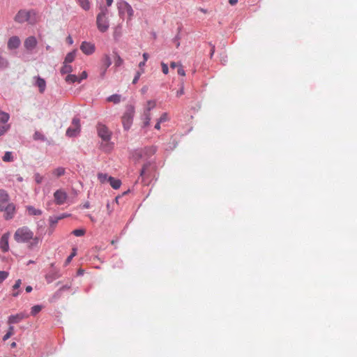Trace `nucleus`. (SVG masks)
I'll use <instances>...</instances> for the list:
<instances>
[{"mask_svg":"<svg viewBox=\"0 0 357 357\" xmlns=\"http://www.w3.org/2000/svg\"><path fill=\"white\" fill-rule=\"evenodd\" d=\"M14 239L19 243H29V248L37 246L39 243L38 237L36 236L33 232L26 226L20 227L15 231Z\"/></svg>","mask_w":357,"mask_h":357,"instance_id":"1","label":"nucleus"},{"mask_svg":"<svg viewBox=\"0 0 357 357\" xmlns=\"http://www.w3.org/2000/svg\"><path fill=\"white\" fill-rule=\"evenodd\" d=\"M14 20L20 24L28 22L31 24H33L38 22V17L36 12L33 10H20L15 16Z\"/></svg>","mask_w":357,"mask_h":357,"instance_id":"2","label":"nucleus"},{"mask_svg":"<svg viewBox=\"0 0 357 357\" xmlns=\"http://www.w3.org/2000/svg\"><path fill=\"white\" fill-rule=\"evenodd\" d=\"M108 10L105 8H101V11L97 15L96 25L98 29L102 32H106L109 27V22L107 17Z\"/></svg>","mask_w":357,"mask_h":357,"instance_id":"3","label":"nucleus"},{"mask_svg":"<svg viewBox=\"0 0 357 357\" xmlns=\"http://www.w3.org/2000/svg\"><path fill=\"white\" fill-rule=\"evenodd\" d=\"M135 114V107L132 105H128L126 107V111L122 116V123L126 130H128L132 123V119Z\"/></svg>","mask_w":357,"mask_h":357,"instance_id":"4","label":"nucleus"},{"mask_svg":"<svg viewBox=\"0 0 357 357\" xmlns=\"http://www.w3.org/2000/svg\"><path fill=\"white\" fill-rule=\"evenodd\" d=\"M156 151L157 148L155 146H146L144 149L136 150L134 153V157L137 159L149 158L154 155Z\"/></svg>","mask_w":357,"mask_h":357,"instance_id":"5","label":"nucleus"},{"mask_svg":"<svg viewBox=\"0 0 357 357\" xmlns=\"http://www.w3.org/2000/svg\"><path fill=\"white\" fill-rule=\"evenodd\" d=\"M80 130V123L79 119L77 118H74L72 121V126L68 128L66 130V135L68 137H74L76 136L77 134L79 132Z\"/></svg>","mask_w":357,"mask_h":357,"instance_id":"6","label":"nucleus"},{"mask_svg":"<svg viewBox=\"0 0 357 357\" xmlns=\"http://www.w3.org/2000/svg\"><path fill=\"white\" fill-rule=\"evenodd\" d=\"M38 41L35 36H29L24 41V48L29 52H31L37 46Z\"/></svg>","mask_w":357,"mask_h":357,"instance_id":"7","label":"nucleus"},{"mask_svg":"<svg viewBox=\"0 0 357 357\" xmlns=\"http://www.w3.org/2000/svg\"><path fill=\"white\" fill-rule=\"evenodd\" d=\"M98 136L104 141H109L110 139L111 133L105 125L99 124L98 126Z\"/></svg>","mask_w":357,"mask_h":357,"instance_id":"8","label":"nucleus"},{"mask_svg":"<svg viewBox=\"0 0 357 357\" xmlns=\"http://www.w3.org/2000/svg\"><path fill=\"white\" fill-rule=\"evenodd\" d=\"M95 49L94 44L86 41L82 42L80 45V50L86 55L92 54L95 52Z\"/></svg>","mask_w":357,"mask_h":357,"instance_id":"9","label":"nucleus"},{"mask_svg":"<svg viewBox=\"0 0 357 357\" xmlns=\"http://www.w3.org/2000/svg\"><path fill=\"white\" fill-rule=\"evenodd\" d=\"M3 211L5 212L4 217L6 220L12 219L15 213V206L13 203L8 204Z\"/></svg>","mask_w":357,"mask_h":357,"instance_id":"10","label":"nucleus"},{"mask_svg":"<svg viewBox=\"0 0 357 357\" xmlns=\"http://www.w3.org/2000/svg\"><path fill=\"white\" fill-rule=\"evenodd\" d=\"M54 197L56 204L61 205L66 201L67 194L61 190H58L54 193Z\"/></svg>","mask_w":357,"mask_h":357,"instance_id":"11","label":"nucleus"},{"mask_svg":"<svg viewBox=\"0 0 357 357\" xmlns=\"http://www.w3.org/2000/svg\"><path fill=\"white\" fill-rule=\"evenodd\" d=\"M28 317V315L24 312H20L16 314L10 315L8 319V323L9 324H17L22 319Z\"/></svg>","mask_w":357,"mask_h":357,"instance_id":"12","label":"nucleus"},{"mask_svg":"<svg viewBox=\"0 0 357 357\" xmlns=\"http://www.w3.org/2000/svg\"><path fill=\"white\" fill-rule=\"evenodd\" d=\"M21 41L18 36H14L10 37L7 43L8 49L10 50H15L20 45Z\"/></svg>","mask_w":357,"mask_h":357,"instance_id":"13","label":"nucleus"},{"mask_svg":"<svg viewBox=\"0 0 357 357\" xmlns=\"http://www.w3.org/2000/svg\"><path fill=\"white\" fill-rule=\"evenodd\" d=\"M9 203V195L8 192L1 189L0 190V211H3V208Z\"/></svg>","mask_w":357,"mask_h":357,"instance_id":"14","label":"nucleus"},{"mask_svg":"<svg viewBox=\"0 0 357 357\" xmlns=\"http://www.w3.org/2000/svg\"><path fill=\"white\" fill-rule=\"evenodd\" d=\"M9 233L4 234L1 239H0V248L2 252H6L8 251L9 250V244H8V239H9Z\"/></svg>","mask_w":357,"mask_h":357,"instance_id":"15","label":"nucleus"},{"mask_svg":"<svg viewBox=\"0 0 357 357\" xmlns=\"http://www.w3.org/2000/svg\"><path fill=\"white\" fill-rule=\"evenodd\" d=\"M36 85L39 88V91L40 93H43L46 88V82L44 79L40 77H36Z\"/></svg>","mask_w":357,"mask_h":357,"instance_id":"16","label":"nucleus"},{"mask_svg":"<svg viewBox=\"0 0 357 357\" xmlns=\"http://www.w3.org/2000/svg\"><path fill=\"white\" fill-rule=\"evenodd\" d=\"M108 182L114 189H119L121 187V181L119 179H116L112 176L108 178Z\"/></svg>","mask_w":357,"mask_h":357,"instance_id":"17","label":"nucleus"},{"mask_svg":"<svg viewBox=\"0 0 357 357\" xmlns=\"http://www.w3.org/2000/svg\"><path fill=\"white\" fill-rule=\"evenodd\" d=\"M77 4L84 10H89L91 8L89 0H76Z\"/></svg>","mask_w":357,"mask_h":357,"instance_id":"18","label":"nucleus"},{"mask_svg":"<svg viewBox=\"0 0 357 357\" xmlns=\"http://www.w3.org/2000/svg\"><path fill=\"white\" fill-rule=\"evenodd\" d=\"M73 71V67L70 65V63H67L63 62V66L60 70V72L62 75L68 74Z\"/></svg>","mask_w":357,"mask_h":357,"instance_id":"19","label":"nucleus"},{"mask_svg":"<svg viewBox=\"0 0 357 357\" xmlns=\"http://www.w3.org/2000/svg\"><path fill=\"white\" fill-rule=\"evenodd\" d=\"M75 56H76V50H73L67 54L63 62L67 63H70L75 60Z\"/></svg>","mask_w":357,"mask_h":357,"instance_id":"20","label":"nucleus"},{"mask_svg":"<svg viewBox=\"0 0 357 357\" xmlns=\"http://www.w3.org/2000/svg\"><path fill=\"white\" fill-rule=\"evenodd\" d=\"M65 81L68 84H72L75 82H80V79H78V77L75 75L69 74L66 78Z\"/></svg>","mask_w":357,"mask_h":357,"instance_id":"21","label":"nucleus"},{"mask_svg":"<svg viewBox=\"0 0 357 357\" xmlns=\"http://www.w3.org/2000/svg\"><path fill=\"white\" fill-rule=\"evenodd\" d=\"M9 66V62L6 58L3 57L0 50V69L6 68Z\"/></svg>","mask_w":357,"mask_h":357,"instance_id":"22","label":"nucleus"},{"mask_svg":"<svg viewBox=\"0 0 357 357\" xmlns=\"http://www.w3.org/2000/svg\"><path fill=\"white\" fill-rule=\"evenodd\" d=\"M28 213L31 215H40L42 213V211L39 209H36L33 206H28L26 208Z\"/></svg>","mask_w":357,"mask_h":357,"instance_id":"23","label":"nucleus"},{"mask_svg":"<svg viewBox=\"0 0 357 357\" xmlns=\"http://www.w3.org/2000/svg\"><path fill=\"white\" fill-rule=\"evenodd\" d=\"M124 10H126V12L128 14V20H130L132 17L133 16V13H134L132 7L128 3H124Z\"/></svg>","mask_w":357,"mask_h":357,"instance_id":"24","label":"nucleus"},{"mask_svg":"<svg viewBox=\"0 0 357 357\" xmlns=\"http://www.w3.org/2000/svg\"><path fill=\"white\" fill-rule=\"evenodd\" d=\"M109 176L107 174L98 173V179L101 183H105L108 182V178Z\"/></svg>","mask_w":357,"mask_h":357,"instance_id":"25","label":"nucleus"},{"mask_svg":"<svg viewBox=\"0 0 357 357\" xmlns=\"http://www.w3.org/2000/svg\"><path fill=\"white\" fill-rule=\"evenodd\" d=\"M65 174V169L63 167H58L52 171V174L56 177H59Z\"/></svg>","mask_w":357,"mask_h":357,"instance_id":"26","label":"nucleus"},{"mask_svg":"<svg viewBox=\"0 0 357 357\" xmlns=\"http://www.w3.org/2000/svg\"><path fill=\"white\" fill-rule=\"evenodd\" d=\"M149 167H150L149 164L144 165L141 170L140 176L142 177L149 176Z\"/></svg>","mask_w":357,"mask_h":357,"instance_id":"27","label":"nucleus"},{"mask_svg":"<svg viewBox=\"0 0 357 357\" xmlns=\"http://www.w3.org/2000/svg\"><path fill=\"white\" fill-rule=\"evenodd\" d=\"M121 100V96L118 94H114L107 98L108 102H112L114 103H119Z\"/></svg>","mask_w":357,"mask_h":357,"instance_id":"28","label":"nucleus"},{"mask_svg":"<svg viewBox=\"0 0 357 357\" xmlns=\"http://www.w3.org/2000/svg\"><path fill=\"white\" fill-rule=\"evenodd\" d=\"M102 64L105 67V70H106L112 64L111 59L108 55H105L102 58Z\"/></svg>","mask_w":357,"mask_h":357,"instance_id":"29","label":"nucleus"},{"mask_svg":"<svg viewBox=\"0 0 357 357\" xmlns=\"http://www.w3.org/2000/svg\"><path fill=\"white\" fill-rule=\"evenodd\" d=\"M150 121H151L150 113L144 112L143 127L149 126L150 124Z\"/></svg>","mask_w":357,"mask_h":357,"instance_id":"30","label":"nucleus"},{"mask_svg":"<svg viewBox=\"0 0 357 357\" xmlns=\"http://www.w3.org/2000/svg\"><path fill=\"white\" fill-rule=\"evenodd\" d=\"M14 334V327L10 326L9 328H8V332L4 335V336L3 337V341H6L7 340H8Z\"/></svg>","mask_w":357,"mask_h":357,"instance_id":"31","label":"nucleus"},{"mask_svg":"<svg viewBox=\"0 0 357 357\" xmlns=\"http://www.w3.org/2000/svg\"><path fill=\"white\" fill-rule=\"evenodd\" d=\"M155 102L154 100H149L147 101L146 107L144 112L150 113L151 109L155 107Z\"/></svg>","mask_w":357,"mask_h":357,"instance_id":"32","label":"nucleus"},{"mask_svg":"<svg viewBox=\"0 0 357 357\" xmlns=\"http://www.w3.org/2000/svg\"><path fill=\"white\" fill-rule=\"evenodd\" d=\"M67 216L68 215H63L61 216L51 217L50 218V222L51 225H55L58 222L59 220H60Z\"/></svg>","mask_w":357,"mask_h":357,"instance_id":"33","label":"nucleus"},{"mask_svg":"<svg viewBox=\"0 0 357 357\" xmlns=\"http://www.w3.org/2000/svg\"><path fill=\"white\" fill-rule=\"evenodd\" d=\"M10 116L8 113L0 111V122L6 123L9 120Z\"/></svg>","mask_w":357,"mask_h":357,"instance_id":"34","label":"nucleus"},{"mask_svg":"<svg viewBox=\"0 0 357 357\" xmlns=\"http://www.w3.org/2000/svg\"><path fill=\"white\" fill-rule=\"evenodd\" d=\"M41 310H42V307L40 305H34L31 307V315L35 316L38 312H40Z\"/></svg>","mask_w":357,"mask_h":357,"instance_id":"35","label":"nucleus"},{"mask_svg":"<svg viewBox=\"0 0 357 357\" xmlns=\"http://www.w3.org/2000/svg\"><path fill=\"white\" fill-rule=\"evenodd\" d=\"M3 160L4 162L13 161V157L12 153L10 152V151L6 152L4 155H3Z\"/></svg>","mask_w":357,"mask_h":357,"instance_id":"36","label":"nucleus"},{"mask_svg":"<svg viewBox=\"0 0 357 357\" xmlns=\"http://www.w3.org/2000/svg\"><path fill=\"white\" fill-rule=\"evenodd\" d=\"M86 230L84 229H75L72 231V234L75 236H82L85 234Z\"/></svg>","mask_w":357,"mask_h":357,"instance_id":"37","label":"nucleus"},{"mask_svg":"<svg viewBox=\"0 0 357 357\" xmlns=\"http://www.w3.org/2000/svg\"><path fill=\"white\" fill-rule=\"evenodd\" d=\"M8 275L7 271H0V284L8 278Z\"/></svg>","mask_w":357,"mask_h":357,"instance_id":"38","label":"nucleus"},{"mask_svg":"<svg viewBox=\"0 0 357 357\" xmlns=\"http://www.w3.org/2000/svg\"><path fill=\"white\" fill-rule=\"evenodd\" d=\"M123 59L121 58V56L119 55L116 54V57H115V60H114L115 66H120L123 64Z\"/></svg>","mask_w":357,"mask_h":357,"instance_id":"39","label":"nucleus"},{"mask_svg":"<svg viewBox=\"0 0 357 357\" xmlns=\"http://www.w3.org/2000/svg\"><path fill=\"white\" fill-rule=\"evenodd\" d=\"M76 254H77V249L73 248L72 253L66 259V264H69L70 262V261L72 260V259L76 255Z\"/></svg>","mask_w":357,"mask_h":357,"instance_id":"40","label":"nucleus"},{"mask_svg":"<svg viewBox=\"0 0 357 357\" xmlns=\"http://www.w3.org/2000/svg\"><path fill=\"white\" fill-rule=\"evenodd\" d=\"M143 73H144V70H143V69H142V70H141V71H137V72L136 73V75H135V77H134V79H133V80H132V84H135L138 82V80H139V77H140L141 75H142Z\"/></svg>","mask_w":357,"mask_h":357,"instance_id":"41","label":"nucleus"},{"mask_svg":"<svg viewBox=\"0 0 357 357\" xmlns=\"http://www.w3.org/2000/svg\"><path fill=\"white\" fill-rule=\"evenodd\" d=\"M10 126L8 125L1 126L0 125V136L3 135L8 129Z\"/></svg>","mask_w":357,"mask_h":357,"instance_id":"42","label":"nucleus"},{"mask_svg":"<svg viewBox=\"0 0 357 357\" xmlns=\"http://www.w3.org/2000/svg\"><path fill=\"white\" fill-rule=\"evenodd\" d=\"M34 178L37 183H40L43 181V177L40 174L36 173L34 175Z\"/></svg>","mask_w":357,"mask_h":357,"instance_id":"43","label":"nucleus"},{"mask_svg":"<svg viewBox=\"0 0 357 357\" xmlns=\"http://www.w3.org/2000/svg\"><path fill=\"white\" fill-rule=\"evenodd\" d=\"M161 66H162V73L165 75L168 74L169 73V68H168V66L166 63L162 62L161 63Z\"/></svg>","mask_w":357,"mask_h":357,"instance_id":"44","label":"nucleus"},{"mask_svg":"<svg viewBox=\"0 0 357 357\" xmlns=\"http://www.w3.org/2000/svg\"><path fill=\"white\" fill-rule=\"evenodd\" d=\"M22 284V281L20 279H18L16 280L15 284L13 286V290L18 289L20 287V285Z\"/></svg>","mask_w":357,"mask_h":357,"instance_id":"45","label":"nucleus"},{"mask_svg":"<svg viewBox=\"0 0 357 357\" xmlns=\"http://www.w3.org/2000/svg\"><path fill=\"white\" fill-rule=\"evenodd\" d=\"M177 73H178V74L179 75H181V76H185V72L183 70L182 65H179V67L178 68Z\"/></svg>","mask_w":357,"mask_h":357,"instance_id":"46","label":"nucleus"},{"mask_svg":"<svg viewBox=\"0 0 357 357\" xmlns=\"http://www.w3.org/2000/svg\"><path fill=\"white\" fill-rule=\"evenodd\" d=\"M168 120V116L167 113H164L161 115L159 119L160 122H165Z\"/></svg>","mask_w":357,"mask_h":357,"instance_id":"47","label":"nucleus"},{"mask_svg":"<svg viewBox=\"0 0 357 357\" xmlns=\"http://www.w3.org/2000/svg\"><path fill=\"white\" fill-rule=\"evenodd\" d=\"M87 76H88V74L86 71H83L81 75H80V77H78V79H80V82L83 79H85L87 78Z\"/></svg>","mask_w":357,"mask_h":357,"instance_id":"48","label":"nucleus"},{"mask_svg":"<svg viewBox=\"0 0 357 357\" xmlns=\"http://www.w3.org/2000/svg\"><path fill=\"white\" fill-rule=\"evenodd\" d=\"M184 93L183 87L182 86L180 90L176 92V96L181 97Z\"/></svg>","mask_w":357,"mask_h":357,"instance_id":"49","label":"nucleus"},{"mask_svg":"<svg viewBox=\"0 0 357 357\" xmlns=\"http://www.w3.org/2000/svg\"><path fill=\"white\" fill-rule=\"evenodd\" d=\"M179 65H181V63H177L174 61H172L170 63V67L172 68H175L176 67H179Z\"/></svg>","mask_w":357,"mask_h":357,"instance_id":"50","label":"nucleus"},{"mask_svg":"<svg viewBox=\"0 0 357 357\" xmlns=\"http://www.w3.org/2000/svg\"><path fill=\"white\" fill-rule=\"evenodd\" d=\"M41 137H43L42 135L38 132H36L33 136L35 139H40Z\"/></svg>","mask_w":357,"mask_h":357,"instance_id":"51","label":"nucleus"},{"mask_svg":"<svg viewBox=\"0 0 357 357\" xmlns=\"http://www.w3.org/2000/svg\"><path fill=\"white\" fill-rule=\"evenodd\" d=\"M66 41L69 45H72L73 43V40L70 36H68L67 37Z\"/></svg>","mask_w":357,"mask_h":357,"instance_id":"52","label":"nucleus"},{"mask_svg":"<svg viewBox=\"0 0 357 357\" xmlns=\"http://www.w3.org/2000/svg\"><path fill=\"white\" fill-rule=\"evenodd\" d=\"M143 58H144V61H146L149 59V54L147 53H144Z\"/></svg>","mask_w":357,"mask_h":357,"instance_id":"53","label":"nucleus"},{"mask_svg":"<svg viewBox=\"0 0 357 357\" xmlns=\"http://www.w3.org/2000/svg\"><path fill=\"white\" fill-rule=\"evenodd\" d=\"M146 62V61H143L140 62V63H139V67L140 68H142L145 66Z\"/></svg>","mask_w":357,"mask_h":357,"instance_id":"54","label":"nucleus"},{"mask_svg":"<svg viewBox=\"0 0 357 357\" xmlns=\"http://www.w3.org/2000/svg\"><path fill=\"white\" fill-rule=\"evenodd\" d=\"M160 121H158V123L155 126V128L157 130H160Z\"/></svg>","mask_w":357,"mask_h":357,"instance_id":"55","label":"nucleus"},{"mask_svg":"<svg viewBox=\"0 0 357 357\" xmlns=\"http://www.w3.org/2000/svg\"><path fill=\"white\" fill-rule=\"evenodd\" d=\"M20 290H19V291H14V292L13 293V294H12V295H13V296H14V297H17V296L20 294Z\"/></svg>","mask_w":357,"mask_h":357,"instance_id":"56","label":"nucleus"},{"mask_svg":"<svg viewBox=\"0 0 357 357\" xmlns=\"http://www.w3.org/2000/svg\"><path fill=\"white\" fill-rule=\"evenodd\" d=\"M31 291H32V287H31V286H27V287H26V291L27 293H29V292H31Z\"/></svg>","mask_w":357,"mask_h":357,"instance_id":"57","label":"nucleus"},{"mask_svg":"<svg viewBox=\"0 0 357 357\" xmlns=\"http://www.w3.org/2000/svg\"><path fill=\"white\" fill-rule=\"evenodd\" d=\"M238 2V0H229V3L231 5H235Z\"/></svg>","mask_w":357,"mask_h":357,"instance_id":"58","label":"nucleus"},{"mask_svg":"<svg viewBox=\"0 0 357 357\" xmlns=\"http://www.w3.org/2000/svg\"><path fill=\"white\" fill-rule=\"evenodd\" d=\"M147 90H148V88L146 86H144V87H142L141 91H142V93H144L146 92Z\"/></svg>","mask_w":357,"mask_h":357,"instance_id":"59","label":"nucleus"},{"mask_svg":"<svg viewBox=\"0 0 357 357\" xmlns=\"http://www.w3.org/2000/svg\"><path fill=\"white\" fill-rule=\"evenodd\" d=\"M107 1V5L108 6H110L113 2V0H106Z\"/></svg>","mask_w":357,"mask_h":357,"instance_id":"60","label":"nucleus"},{"mask_svg":"<svg viewBox=\"0 0 357 357\" xmlns=\"http://www.w3.org/2000/svg\"><path fill=\"white\" fill-rule=\"evenodd\" d=\"M215 52V46H212L211 52V57L213 56V53Z\"/></svg>","mask_w":357,"mask_h":357,"instance_id":"61","label":"nucleus"},{"mask_svg":"<svg viewBox=\"0 0 357 357\" xmlns=\"http://www.w3.org/2000/svg\"><path fill=\"white\" fill-rule=\"evenodd\" d=\"M78 275H82L84 273V270L79 268L77 271Z\"/></svg>","mask_w":357,"mask_h":357,"instance_id":"62","label":"nucleus"},{"mask_svg":"<svg viewBox=\"0 0 357 357\" xmlns=\"http://www.w3.org/2000/svg\"><path fill=\"white\" fill-rule=\"evenodd\" d=\"M46 278H47V282H51L54 279H55V278H51L50 280H49V279H48V278H49V276H47V275L46 276Z\"/></svg>","mask_w":357,"mask_h":357,"instance_id":"63","label":"nucleus"},{"mask_svg":"<svg viewBox=\"0 0 357 357\" xmlns=\"http://www.w3.org/2000/svg\"><path fill=\"white\" fill-rule=\"evenodd\" d=\"M199 10H200L201 12L204 13H207L206 10H205L204 8H199Z\"/></svg>","mask_w":357,"mask_h":357,"instance_id":"64","label":"nucleus"}]
</instances>
